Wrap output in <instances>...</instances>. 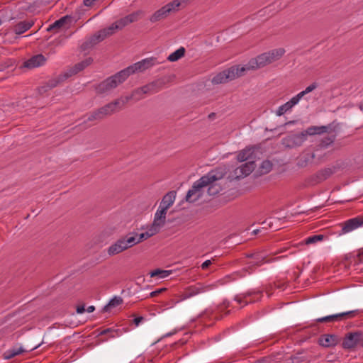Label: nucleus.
I'll return each mask as SVG.
<instances>
[{
  "mask_svg": "<svg viewBox=\"0 0 363 363\" xmlns=\"http://www.w3.org/2000/svg\"><path fill=\"white\" fill-rule=\"evenodd\" d=\"M225 173L218 169L212 170L196 181L188 191L185 200L189 203L198 201L203 194V189L212 182H217L224 177Z\"/></svg>",
  "mask_w": 363,
  "mask_h": 363,
  "instance_id": "f257e3e1",
  "label": "nucleus"
},
{
  "mask_svg": "<svg viewBox=\"0 0 363 363\" xmlns=\"http://www.w3.org/2000/svg\"><path fill=\"white\" fill-rule=\"evenodd\" d=\"M123 107L121 106V100L117 99L90 113L86 121H102L106 117L111 116L119 111Z\"/></svg>",
  "mask_w": 363,
  "mask_h": 363,
  "instance_id": "f03ea898",
  "label": "nucleus"
},
{
  "mask_svg": "<svg viewBox=\"0 0 363 363\" xmlns=\"http://www.w3.org/2000/svg\"><path fill=\"white\" fill-rule=\"evenodd\" d=\"M126 79L125 72L121 70L101 82L96 88V92L98 94L108 93L125 82Z\"/></svg>",
  "mask_w": 363,
  "mask_h": 363,
  "instance_id": "7ed1b4c3",
  "label": "nucleus"
},
{
  "mask_svg": "<svg viewBox=\"0 0 363 363\" xmlns=\"http://www.w3.org/2000/svg\"><path fill=\"white\" fill-rule=\"evenodd\" d=\"M119 30L116 23H113L111 26L101 29L99 30L97 33L94 34L90 38H89L86 41L82 43L81 48L83 50H86L94 45H96L98 43L104 40L107 37L113 35L116 30Z\"/></svg>",
  "mask_w": 363,
  "mask_h": 363,
  "instance_id": "20e7f679",
  "label": "nucleus"
},
{
  "mask_svg": "<svg viewBox=\"0 0 363 363\" xmlns=\"http://www.w3.org/2000/svg\"><path fill=\"white\" fill-rule=\"evenodd\" d=\"M245 73V69L240 66H233L227 69L218 73L213 79V84H220L232 81L238 77L242 76Z\"/></svg>",
  "mask_w": 363,
  "mask_h": 363,
  "instance_id": "39448f33",
  "label": "nucleus"
},
{
  "mask_svg": "<svg viewBox=\"0 0 363 363\" xmlns=\"http://www.w3.org/2000/svg\"><path fill=\"white\" fill-rule=\"evenodd\" d=\"M256 164L254 161H250L242 164L240 167L235 168L228 176L230 181L239 180L250 175L255 169Z\"/></svg>",
  "mask_w": 363,
  "mask_h": 363,
  "instance_id": "423d86ee",
  "label": "nucleus"
},
{
  "mask_svg": "<svg viewBox=\"0 0 363 363\" xmlns=\"http://www.w3.org/2000/svg\"><path fill=\"white\" fill-rule=\"evenodd\" d=\"M179 4L177 1H172L159 10L156 11L150 18V21L152 23L157 22L166 18L171 12L178 11V5Z\"/></svg>",
  "mask_w": 363,
  "mask_h": 363,
  "instance_id": "0eeeda50",
  "label": "nucleus"
},
{
  "mask_svg": "<svg viewBox=\"0 0 363 363\" xmlns=\"http://www.w3.org/2000/svg\"><path fill=\"white\" fill-rule=\"evenodd\" d=\"M269 64H272L269 56L266 52L259 55L255 58L251 59L245 66H242L245 72L247 70H255L262 68Z\"/></svg>",
  "mask_w": 363,
  "mask_h": 363,
  "instance_id": "6e6552de",
  "label": "nucleus"
},
{
  "mask_svg": "<svg viewBox=\"0 0 363 363\" xmlns=\"http://www.w3.org/2000/svg\"><path fill=\"white\" fill-rule=\"evenodd\" d=\"M359 313V310H353L347 312H342L334 315H328L325 317L317 319V322L326 323V322H340L344 320L352 319L356 317Z\"/></svg>",
  "mask_w": 363,
  "mask_h": 363,
  "instance_id": "1a4fd4ad",
  "label": "nucleus"
},
{
  "mask_svg": "<svg viewBox=\"0 0 363 363\" xmlns=\"http://www.w3.org/2000/svg\"><path fill=\"white\" fill-rule=\"evenodd\" d=\"M308 135L306 130L298 134L289 135L286 138H284L283 144L285 145L286 147L289 148H295L299 147L302 145L303 143L306 140Z\"/></svg>",
  "mask_w": 363,
  "mask_h": 363,
  "instance_id": "9d476101",
  "label": "nucleus"
},
{
  "mask_svg": "<svg viewBox=\"0 0 363 363\" xmlns=\"http://www.w3.org/2000/svg\"><path fill=\"white\" fill-rule=\"evenodd\" d=\"M211 285H204L201 283H197L195 285L190 286L187 287L184 294V298H188L206 291H208L211 289Z\"/></svg>",
  "mask_w": 363,
  "mask_h": 363,
  "instance_id": "9b49d317",
  "label": "nucleus"
},
{
  "mask_svg": "<svg viewBox=\"0 0 363 363\" xmlns=\"http://www.w3.org/2000/svg\"><path fill=\"white\" fill-rule=\"evenodd\" d=\"M361 335L362 333L360 332L348 333L342 341V347L345 349H352L359 346Z\"/></svg>",
  "mask_w": 363,
  "mask_h": 363,
  "instance_id": "f8f14e48",
  "label": "nucleus"
},
{
  "mask_svg": "<svg viewBox=\"0 0 363 363\" xmlns=\"http://www.w3.org/2000/svg\"><path fill=\"white\" fill-rule=\"evenodd\" d=\"M93 62V59L91 57H88L84 60L77 63L73 67L68 69L66 72H65V77L67 79L73 75L77 74L79 72L84 70L86 67L90 65Z\"/></svg>",
  "mask_w": 363,
  "mask_h": 363,
  "instance_id": "ddd939ff",
  "label": "nucleus"
},
{
  "mask_svg": "<svg viewBox=\"0 0 363 363\" xmlns=\"http://www.w3.org/2000/svg\"><path fill=\"white\" fill-rule=\"evenodd\" d=\"M252 296H259V297H260L262 296V291H255V290H252V291H249L247 292H245V293H242V294H238L237 296H235V300L238 303H245V305H247L249 303H254L257 300L255 299H249L248 300V298Z\"/></svg>",
  "mask_w": 363,
  "mask_h": 363,
  "instance_id": "4468645a",
  "label": "nucleus"
},
{
  "mask_svg": "<svg viewBox=\"0 0 363 363\" xmlns=\"http://www.w3.org/2000/svg\"><path fill=\"white\" fill-rule=\"evenodd\" d=\"M363 225V218L362 217H356L354 218H351L347 220L344 225L342 228L341 233H349L359 226Z\"/></svg>",
  "mask_w": 363,
  "mask_h": 363,
  "instance_id": "2eb2a0df",
  "label": "nucleus"
},
{
  "mask_svg": "<svg viewBox=\"0 0 363 363\" xmlns=\"http://www.w3.org/2000/svg\"><path fill=\"white\" fill-rule=\"evenodd\" d=\"M164 82L159 79L152 82L145 86H141V91L144 94H153L158 92L163 86Z\"/></svg>",
  "mask_w": 363,
  "mask_h": 363,
  "instance_id": "dca6fc26",
  "label": "nucleus"
},
{
  "mask_svg": "<svg viewBox=\"0 0 363 363\" xmlns=\"http://www.w3.org/2000/svg\"><path fill=\"white\" fill-rule=\"evenodd\" d=\"M45 57L43 55L39 54L34 55L31 57L30 59L25 61L23 63V66L28 69H33L42 66L45 64Z\"/></svg>",
  "mask_w": 363,
  "mask_h": 363,
  "instance_id": "f3484780",
  "label": "nucleus"
},
{
  "mask_svg": "<svg viewBox=\"0 0 363 363\" xmlns=\"http://www.w3.org/2000/svg\"><path fill=\"white\" fill-rule=\"evenodd\" d=\"M33 25L34 22L31 20L20 21L13 26V30L16 35H21L28 30Z\"/></svg>",
  "mask_w": 363,
  "mask_h": 363,
  "instance_id": "a211bd4d",
  "label": "nucleus"
},
{
  "mask_svg": "<svg viewBox=\"0 0 363 363\" xmlns=\"http://www.w3.org/2000/svg\"><path fill=\"white\" fill-rule=\"evenodd\" d=\"M299 101L294 96L289 101L280 106L276 111V114L278 116H281L290 111L294 106H296Z\"/></svg>",
  "mask_w": 363,
  "mask_h": 363,
  "instance_id": "6ab92c4d",
  "label": "nucleus"
},
{
  "mask_svg": "<svg viewBox=\"0 0 363 363\" xmlns=\"http://www.w3.org/2000/svg\"><path fill=\"white\" fill-rule=\"evenodd\" d=\"M246 257L248 258H252L255 261L254 262H250V268L252 267H259L261 266L264 262H267L266 257L267 256L264 255L262 252H256L255 253L247 254Z\"/></svg>",
  "mask_w": 363,
  "mask_h": 363,
  "instance_id": "aec40b11",
  "label": "nucleus"
},
{
  "mask_svg": "<svg viewBox=\"0 0 363 363\" xmlns=\"http://www.w3.org/2000/svg\"><path fill=\"white\" fill-rule=\"evenodd\" d=\"M144 93L141 91V88H137L133 90L130 96H125V98H119L121 100V106H124L130 100L140 101L144 98Z\"/></svg>",
  "mask_w": 363,
  "mask_h": 363,
  "instance_id": "412c9836",
  "label": "nucleus"
},
{
  "mask_svg": "<svg viewBox=\"0 0 363 363\" xmlns=\"http://www.w3.org/2000/svg\"><path fill=\"white\" fill-rule=\"evenodd\" d=\"M337 336L330 334L323 335L319 339L320 345L325 347L335 346L337 344Z\"/></svg>",
  "mask_w": 363,
  "mask_h": 363,
  "instance_id": "4be33fe9",
  "label": "nucleus"
},
{
  "mask_svg": "<svg viewBox=\"0 0 363 363\" xmlns=\"http://www.w3.org/2000/svg\"><path fill=\"white\" fill-rule=\"evenodd\" d=\"M175 200V192L169 191L166 194L160 204V207L164 208L166 209H169L174 203Z\"/></svg>",
  "mask_w": 363,
  "mask_h": 363,
  "instance_id": "5701e85b",
  "label": "nucleus"
},
{
  "mask_svg": "<svg viewBox=\"0 0 363 363\" xmlns=\"http://www.w3.org/2000/svg\"><path fill=\"white\" fill-rule=\"evenodd\" d=\"M145 70H146V69L145 68V67L141 61L138 62L126 67L125 69H123V71L125 72L127 78L130 74H133L136 72H143Z\"/></svg>",
  "mask_w": 363,
  "mask_h": 363,
  "instance_id": "b1692460",
  "label": "nucleus"
},
{
  "mask_svg": "<svg viewBox=\"0 0 363 363\" xmlns=\"http://www.w3.org/2000/svg\"><path fill=\"white\" fill-rule=\"evenodd\" d=\"M285 50L282 48L274 49L267 52L271 63L279 60L285 53Z\"/></svg>",
  "mask_w": 363,
  "mask_h": 363,
  "instance_id": "393cba45",
  "label": "nucleus"
},
{
  "mask_svg": "<svg viewBox=\"0 0 363 363\" xmlns=\"http://www.w3.org/2000/svg\"><path fill=\"white\" fill-rule=\"evenodd\" d=\"M333 173L334 170L332 168L323 169L316 173V182H321L329 178Z\"/></svg>",
  "mask_w": 363,
  "mask_h": 363,
  "instance_id": "a878e982",
  "label": "nucleus"
},
{
  "mask_svg": "<svg viewBox=\"0 0 363 363\" xmlns=\"http://www.w3.org/2000/svg\"><path fill=\"white\" fill-rule=\"evenodd\" d=\"M67 77H65V72L62 74H60L55 78L50 79L46 84L48 85V89H53L56 87L58 84H60L61 82L67 79Z\"/></svg>",
  "mask_w": 363,
  "mask_h": 363,
  "instance_id": "bb28decb",
  "label": "nucleus"
},
{
  "mask_svg": "<svg viewBox=\"0 0 363 363\" xmlns=\"http://www.w3.org/2000/svg\"><path fill=\"white\" fill-rule=\"evenodd\" d=\"M253 152L250 148L244 149L240 151L237 155L238 161L242 162L249 159H251L252 157Z\"/></svg>",
  "mask_w": 363,
  "mask_h": 363,
  "instance_id": "cd10ccee",
  "label": "nucleus"
},
{
  "mask_svg": "<svg viewBox=\"0 0 363 363\" xmlns=\"http://www.w3.org/2000/svg\"><path fill=\"white\" fill-rule=\"evenodd\" d=\"M185 48L183 47L179 48L178 50L170 54L167 57V60L170 62H175L182 58L185 55Z\"/></svg>",
  "mask_w": 363,
  "mask_h": 363,
  "instance_id": "c85d7f7f",
  "label": "nucleus"
},
{
  "mask_svg": "<svg viewBox=\"0 0 363 363\" xmlns=\"http://www.w3.org/2000/svg\"><path fill=\"white\" fill-rule=\"evenodd\" d=\"M324 239V235L319 234V235H314L312 236H310L307 238H306L303 242L299 243V245H312L315 244L318 242L322 241Z\"/></svg>",
  "mask_w": 363,
  "mask_h": 363,
  "instance_id": "c756f323",
  "label": "nucleus"
},
{
  "mask_svg": "<svg viewBox=\"0 0 363 363\" xmlns=\"http://www.w3.org/2000/svg\"><path fill=\"white\" fill-rule=\"evenodd\" d=\"M308 135H313L315 134H321L327 132L328 127L326 126H311L306 130Z\"/></svg>",
  "mask_w": 363,
  "mask_h": 363,
  "instance_id": "7c9ffc66",
  "label": "nucleus"
},
{
  "mask_svg": "<svg viewBox=\"0 0 363 363\" xmlns=\"http://www.w3.org/2000/svg\"><path fill=\"white\" fill-rule=\"evenodd\" d=\"M335 140V135L327 136L321 139L320 143L318 144V147L320 149L327 148L329 145L333 144Z\"/></svg>",
  "mask_w": 363,
  "mask_h": 363,
  "instance_id": "2f4dec72",
  "label": "nucleus"
},
{
  "mask_svg": "<svg viewBox=\"0 0 363 363\" xmlns=\"http://www.w3.org/2000/svg\"><path fill=\"white\" fill-rule=\"evenodd\" d=\"M206 186H208L207 191L210 196L216 195L222 190L221 186L217 184L216 182H211Z\"/></svg>",
  "mask_w": 363,
  "mask_h": 363,
  "instance_id": "473e14b6",
  "label": "nucleus"
},
{
  "mask_svg": "<svg viewBox=\"0 0 363 363\" xmlns=\"http://www.w3.org/2000/svg\"><path fill=\"white\" fill-rule=\"evenodd\" d=\"M318 87V83L313 82L309 86H308L303 91L299 92L295 96L297 98L298 101H300L305 95L313 91Z\"/></svg>",
  "mask_w": 363,
  "mask_h": 363,
  "instance_id": "72a5a7b5",
  "label": "nucleus"
},
{
  "mask_svg": "<svg viewBox=\"0 0 363 363\" xmlns=\"http://www.w3.org/2000/svg\"><path fill=\"white\" fill-rule=\"evenodd\" d=\"M123 238H125L129 248L138 244L137 233H130Z\"/></svg>",
  "mask_w": 363,
  "mask_h": 363,
  "instance_id": "f704fd0d",
  "label": "nucleus"
},
{
  "mask_svg": "<svg viewBox=\"0 0 363 363\" xmlns=\"http://www.w3.org/2000/svg\"><path fill=\"white\" fill-rule=\"evenodd\" d=\"M291 363H306L308 359L303 352H298L290 357Z\"/></svg>",
  "mask_w": 363,
  "mask_h": 363,
  "instance_id": "c9c22d12",
  "label": "nucleus"
},
{
  "mask_svg": "<svg viewBox=\"0 0 363 363\" xmlns=\"http://www.w3.org/2000/svg\"><path fill=\"white\" fill-rule=\"evenodd\" d=\"M66 22V17H62L60 18L59 20L55 21L52 24L50 25L49 27L47 28L48 31H52L54 30H58L59 28H62Z\"/></svg>",
  "mask_w": 363,
  "mask_h": 363,
  "instance_id": "e433bc0d",
  "label": "nucleus"
},
{
  "mask_svg": "<svg viewBox=\"0 0 363 363\" xmlns=\"http://www.w3.org/2000/svg\"><path fill=\"white\" fill-rule=\"evenodd\" d=\"M272 163L269 160H264L259 166V172L262 174L269 173L272 169Z\"/></svg>",
  "mask_w": 363,
  "mask_h": 363,
  "instance_id": "4c0bfd02",
  "label": "nucleus"
},
{
  "mask_svg": "<svg viewBox=\"0 0 363 363\" xmlns=\"http://www.w3.org/2000/svg\"><path fill=\"white\" fill-rule=\"evenodd\" d=\"M123 251L118 240L108 248V254L111 256L119 254Z\"/></svg>",
  "mask_w": 363,
  "mask_h": 363,
  "instance_id": "58836bf2",
  "label": "nucleus"
},
{
  "mask_svg": "<svg viewBox=\"0 0 363 363\" xmlns=\"http://www.w3.org/2000/svg\"><path fill=\"white\" fill-rule=\"evenodd\" d=\"M171 271L168 270H162V269H155L150 272V277H159L160 278H166L169 275L171 274Z\"/></svg>",
  "mask_w": 363,
  "mask_h": 363,
  "instance_id": "ea45409f",
  "label": "nucleus"
},
{
  "mask_svg": "<svg viewBox=\"0 0 363 363\" xmlns=\"http://www.w3.org/2000/svg\"><path fill=\"white\" fill-rule=\"evenodd\" d=\"M23 351L24 350L21 347L18 349L10 350L5 353V358L11 359L18 354H21Z\"/></svg>",
  "mask_w": 363,
  "mask_h": 363,
  "instance_id": "a19ab883",
  "label": "nucleus"
},
{
  "mask_svg": "<svg viewBox=\"0 0 363 363\" xmlns=\"http://www.w3.org/2000/svg\"><path fill=\"white\" fill-rule=\"evenodd\" d=\"M141 13H142V12L140 11H138L133 12L129 15H127L126 17H127L129 24L131 23L138 21L140 18Z\"/></svg>",
  "mask_w": 363,
  "mask_h": 363,
  "instance_id": "79ce46f5",
  "label": "nucleus"
},
{
  "mask_svg": "<svg viewBox=\"0 0 363 363\" xmlns=\"http://www.w3.org/2000/svg\"><path fill=\"white\" fill-rule=\"evenodd\" d=\"M141 62H143L145 68L147 69L155 65L156 59L153 57L146 58L141 60Z\"/></svg>",
  "mask_w": 363,
  "mask_h": 363,
  "instance_id": "37998d69",
  "label": "nucleus"
},
{
  "mask_svg": "<svg viewBox=\"0 0 363 363\" xmlns=\"http://www.w3.org/2000/svg\"><path fill=\"white\" fill-rule=\"evenodd\" d=\"M165 223H166L165 219L160 218L155 216L152 224H154L155 226H157L160 229H161L164 225Z\"/></svg>",
  "mask_w": 363,
  "mask_h": 363,
  "instance_id": "c03bdc74",
  "label": "nucleus"
},
{
  "mask_svg": "<svg viewBox=\"0 0 363 363\" xmlns=\"http://www.w3.org/2000/svg\"><path fill=\"white\" fill-rule=\"evenodd\" d=\"M122 303H123V299L121 297H115L109 301L108 304L106 306V308L109 307V306L115 307V306H119Z\"/></svg>",
  "mask_w": 363,
  "mask_h": 363,
  "instance_id": "a18cd8bd",
  "label": "nucleus"
},
{
  "mask_svg": "<svg viewBox=\"0 0 363 363\" xmlns=\"http://www.w3.org/2000/svg\"><path fill=\"white\" fill-rule=\"evenodd\" d=\"M115 23L119 30L123 29L125 26H126L129 24L126 16L121 18V19L116 21Z\"/></svg>",
  "mask_w": 363,
  "mask_h": 363,
  "instance_id": "49530a36",
  "label": "nucleus"
},
{
  "mask_svg": "<svg viewBox=\"0 0 363 363\" xmlns=\"http://www.w3.org/2000/svg\"><path fill=\"white\" fill-rule=\"evenodd\" d=\"M167 210L168 209L159 206L155 216L166 220Z\"/></svg>",
  "mask_w": 363,
  "mask_h": 363,
  "instance_id": "de8ad7c7",
  "label": "nucleus"
},
{
  "mask_svg": "<svg viewBox=\"0 0 363 363\" xmlns=\"http://www.w3.org/2000/svg\"><path fill=\"white\" fill-rule=\"evenodd\" d=\"M160 230V229L158 227L152 223L151 225L147 228V233H148L150 237H152L158 233Z\"/></svg>",
  "mask_w": 363,
  "mask_h": 363,
  "instance_id": "09e8293b",
  "label": "nucleus"
},
{
  "mask_svg": "<svg viewBox=\"0 0 363 363\" xmlns=\"http://www.w3.org/2000/svg\"><path fill=\"white\" fill-rule=\"evenodd\" d=\"M118 243L120 244V246H121V249L123 251L129 248L128 245H127V243H126V242H125V238L123 237H122L121 238L118 239Z\"/></svg>",
  "mask_w": 363,
  "mask_h": 363,
  "instance_id": "8fccbe9b",
  "label": "nucleus"
},
{
  "mask_svg": "<svg viewBox=\"0 0 363 363\" xmlns=\"http://www.w3.org/2000/svg\"><path fill=\"white\" fill-rule=\"evenodd\" d=\"M149 238H150V237L149 236L148 233H147V231L145 233H140V235H138V243L141 242L143 240L148 239Z\"/></svg>",
  "mask_w": 363,
  "mask_h": 363,
  "instance_id": "3c124183",
  "label": "nucleus"
},
{
  "mask_svg": "<svg viewBox=\"0 0 363 363\" xmlns=\"http://www.w3.org/2000/svg\"><path fill=\"white\" fill-rule=\"evenodd\" d=\"M354 262L357 264L363 262V250L357 255V257L354 258Z\"/></svg>",
  "mask_w": 363,
  "mask_h": 363,
  "instance_id": "603ef678",
  "label": "nucleus"
},
{
  "mask_svg": "<svg viewBox=\"0 0 363 363\" xmlns=\"http://www.w3.org/2000/svg\"><path fill=\"white\" fill-rule=\"evenodd\" d=\"M144 320L143 316L136 317L133 320V323L135 325V326H138L139 324Z\"/></svg>",
  "mask_w": 363,
  "mask_h": 363,
  "instance_id": "864d4df0",
  "label": "nucleus"
},
{
  "mask_svg": "<svg viewBox=\"0 0 363 363\" xmlns=\"http://www.w3.org/2000/svg\"><path fill=\"white\" fill-rule=\"evenodd\" d=\"M51 89H48V85L47 84H45V85L40 86L39 89H38V91L40 94H43L46 91H48V90H50Z\"/></svg>",
  "mask_w": 363,
  "mask_h": 363,
  "instance_id": "5fc2aeb1",
  "label": "nucleus"
},
{
  "mask_svg": "<svg viewBox=\"0 0 363 363\" xmlns=\"http://www.w3.org/2000/svg\"><path fill=\"white\" fill-rule=\"evenodd\" d=\"M51 89H48V85L47 84H45V85L40 86L39 89H38V91L40 94H43L46 91H48V90H50Z\"/></svg>",
  "mask_w": 363,
  "mask_h": 363,
  "instance_id": "6e6d98bb",
  "label": "nucleus"
},
{
  "mask_svg": "<svg viewBox=\"0 0 363 363\" xmlns=\"http://www.w3.org/2000/svg\"><path fill=\"white\" fill-rule=\"evenodd\" d=\"M211 264V260H206L201 264L202 269H206Z\"/></svg>",
  "mask_w": 363,
  "mask_h": 363,
  "instance_id": "4d7b16f0",
  "label": "nucleus"
},
{
  "mask_svg": "<svg viewBox=\"0 0 363 363\" xmlns=\"http://www.w3.org/2000/svg\"><path fill=\"white\" fill-rule=\"evenodd\" d=\"M85 311V308L84 305L78 306L77 307V313H82Z\"/></svg>",
  "mask_w": 363,
  "mask_h": 363,
  "instance_id": "13d9d810",
  "label": "nucleus"
},
{
  "mask_svg": "<svg viewBox=\"0 0 363 363\" xmlns=\"http://www.w3.org/2000/svg\"><path fill=\"white\" fill-rule=\"evenodd\" d=\"M96 0H84V4L86 6H91Z\"/></svg>",
  "mask_w": 363,
  "mask_h": 363,
  "instance_id": "bf43d9fd",
  "label": "nucleus"
},
{
  "mask_svg": "<svg viewBox=\"0 0 363 363\" xmlns=\"http://www.w3.org/2000/svg\"><path fill=\"white\" fill-rule=\"evenodd\" d=\"M174 1H177L179 3V4L178 5V9L179 8L180 6H182V4H186L189 1V0H174Z\"/></svg>",
  "mask_w": 363,
  "mask_h": 363,
  "instance_id": "052dcab7",
  "label": "nucleus"
},
{
  "mask_svg": "<svg viewBox=\"0 0 363 363\" xmlns=\"http://www.w3.org/2000/svg\"><path fill=\"white\" fill-rule=\"evenodd\" d=\"M112 331H113V330H112V329H111V328H107V329L104 330L103 331H101V332L100 333V335H103L107 334V333H110V332H112Z\"/></svg>",
  "mask_w": 363,
  "mask_h": 363,
  "instance_id": "680f3d73",
  "label": "nucleus"
},
{
  "mask_svg": "<svg viewBox=\"0 0 363 363\" xmlns=\"http://www.w3.org/2000/svg\"><path fill=\"white\" fill-rule=\"evenodd\" d=\"M94 310H95V307L94 306H90L87 308L86 311L88 313H92L93 311H94Z\"/></svg>",
  "mask_w": 363,
  "mask_h": 363,
  "instance_id": "e2e57ef3",
  "label": "nucleus"
},
{
  "mask_svg": "<svg viewBox=\"0 0 363 363\" xmlns=\"http://www.w3.org/2000/svg\"><path fill=\"white\" fill-rule=\"evenodd\" d=\"M159 294H160V291H152V292L150 293V296L151 297H155V296H156Z\"/></svg>",
  "mask_w": 363,
  "mask_h": 363,
  "instance_id": "0e129e2a",
  "label": "nucleus"
},
{
  "mask_svg": "<svg viewBox=\"0 0 363 363\" xmlns=\"http://www.w3.org/2000/svg\"><path fill=\"white\" fill-rule=\"evenodd\" d=\"M359 346L363 347V334L361 335L360 342H359Z\"/></svg>",
  "mask_w": 363,
  "mask_h": 363,
  "instance_id": "69168bd1",
  "label": "nucleus"
},
{
  "mask_svg": "<svg viewBox=\"0 0 363 363\" xmlns=\"http://www.w3.org/2000/svg\"><path fill=\"white\" fill-rule=\"evenodd\" d=\"M259 232V230L257 229V230H255L252 231V234L253 235H257V234H258Z\"/></svg>",
  "mask_w": 363,
  "mask_h": 363,
  "instance_id": "338daca9",
  "label": "nucleus"
},
{
  "mask_svg": "<svg viewBox=\"0 0 363 363\" xmlns=\"http://www.w3.org/2000/svg\"><path fill=\"white\" fill-rule=\"evenodd\" d=\"M165 290H166V289H164H164H160L159 291H160V292H162V291H165Z\"/></svg>",
  "mask_w": 363,
  "mask_h": 363,
  "instance_id": "774afa93",
  "label": "nucleus"
}]
</instances>
